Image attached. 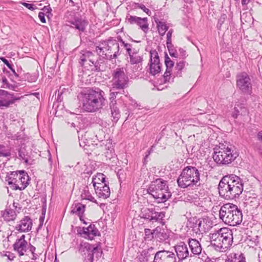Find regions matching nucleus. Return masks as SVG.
Returning a JSON list of instances; mask_svg holds the SVG:
<instances>
[{
  "label": "nucleus",
  "instance_id": "ea45409f",
  "mask_svg": "<svg viewBox=\"0 0 262 262\" xmlns=\"http://www.w3.org/2000/svg\"><path fill=\"white\" fill-rule=\"evenodd\" d=\"M18 152L19 158L24 160L26 164H31L30 162V156L28 155V153L25 148L21 147L19 148Z\"/></svg>",
  "mask_w": 262,
  "mask_h": 262
},
{
  "label": "nucleus",
  "instance_id": "393cba45",
  "mask_svg": "<svg viewBox=\"0 0 262 262\" xmlns=\"http://www.w3.org/2000/svg\"><path fill=\"white\" fill-rule=\"evenodd\" d=\"M214 233H220V236L224 240L225 243H228L231 246L233 243V235L231 230L228 228H222Z\"/></svg>",
  "mask_w": 262,
  "mask_h": 262
},
{
  "label": "nucleus",
  "instance_id": "6e6552de",
  "mask_svg": "<svg viewBox=\"0 0 262 262\" xmlns=\"http://www.w3.org/2000/svg\"><path fill=\"white\" fill-rule=\"evenodd\" d=\"M100 243L96 246L88 243H82L78 247L79 252L84 256V262H94L102 255V250L99 247Z\"/></svg>",
  "mask_w": 262,
  "mask_h": 262
},
{
  "label": "nucleus",
  "instance_id": "9d476101",
  "mask_svg": "<svg viewBox=\"0 0 262 262\" xmlns=\"http://www.w3.org/2000/svg\"><path fill=\"white\" fill-rule=\"evenodd\" d=\"M236 86L243 93L251 95L252 92L251 80L246 72H242L236 76Z\"/></svg>",
  "mask_w": 262,
  "mask_h": 262
},
{
  "label": "nucleus",
  "instance_id": "338daca9",
  "mask_svg": "<svg viewBox=\"0 0 262 262\" xmlns=\"http://www.w3.org/2000/svg\"><path fill=\"white\" fill-rule=\"evenodd\" d=\"M251 0H242V5L243 6L247 5Z\"/></svg>",
  "mask_w": 262,
  "mask_h": 262
},
{
  "label": "nucleus",
  "instance_id": "a18cd8bd",
  "mask_svg": "<svg viewBox=\"0 0 262 262\" xmlns=\"http://www.w3.org/2000/svg\"><path fill=\"white\" fill-rule=\"evenodd\" d=\"M0 100H10L9 93L5 90L0 89Z\"/></svg>",
  "mask_w": 262,
  "mask_h": 262
},
{
  "label": "nucleus",
  "instance_id": "7ed1b4c3",
  "mask_svg": "<svg viewBox=\"0 0 262 262\" xmlns=\"http://www.w3.org/2000/svg\"><path fill=\"white\" fill-rule=\"evenodd\" d=\"M219 212L220 219L230 226H236L242 222V211L235 205L231 203L224 204Z\"/></svg>",
  "mask_w": 262,
  "mask_h": 262
},
{
  "label": "nucleus",
  "instance_id": "c756f323",
  "mask_svg": "<svg viewBox=\"0 0 262 262\" xmlns=\"http://www.w3.org/2000/svg\"><path fill=\"white\" fill-rule=\"evenodd\" d=\"M18 176L19 171H12L6 177V181H8V183L9 185H12L13 189L15 190V186H17L18 185V179L19 177Z\"/></svg>",
  "mask_w": 262,
  "mask_h": 262
},
{
  "label": "nucleus",
  "instance_id": "a19ab883",
  "mask_svg": "<svg viewBox=\"0 0 262 262\" xmlns=\"http://www.w3.org/2000/svg\"><path fill=\"white\" fill-rule=\"evenodd\" d=\"M102 182H106L105 176L102 173H97L95 177H93L92 179V183L94 187H95L97 184Z\"/></svg>",
  "mask_w": 262,
  "mask_h": 262
},
{
  "label": "nucleus",
  "instance_id": "f3484780",
  "mask_svg": "<svg viewBox=\"0 0 262 262\" xmlns=\"http://www.w3.org/2000/svg\"><path fill=\"white\" fill-rule=\"evenodd\" d=\"M174 248L179 261H182L189 256H192V254L189 253L187 245L184 242H181L176 245Z\"/></svg>",
  "mask_w": 262,
  "mask_h": 262
},
{
  "label": "nucleus",
  "instance_id": "9b49d317",
  "mask_svg": "<svg viewBox=\"0 0 262 262\" xmlns=\"http://www.w3.org/2000/svg\"><path fill=\"white\" fill-rule=\"evenodd\" d=\"M128 62L131 65V69L133 72H140L143 67V57L142 55L139 54V51L133 49V53L128 55Z\"/></svg>",
  "mask_w": 262,
  "mask_h": 262
},
{
  "label": "nucleus",
  "instance_id": "680f3d73",
  "mask_svg": "<svg viewBox=\"0 0 262 262\" xmlns=\"http://www.w3.org/2000/svg\"><path fill=\"white\" fill-rule=\"evenodd\" d=\"M42 10L43 11V12H46V13H50L51 11H52V9L51 8V7H50V6H45L42 9Z\"/></svg>",
  "mask_w": 262,
  "mask_h": 262
},
{
  "label": "nucleus",
  "instance_id": "f704fd0d",
  "mask_svg": "<svg viewBox=\"0 0 262 262\" xmlns=\"http://www.w3.org/2000/svg\"><path fill=\"white\" fill-rule=\"evenodd\" d=\"M96 193L99 198L106 199L110 196L111 194L110 187L107 185H104L103 188L99 189L96 188Z\"/></svg>",
  "mask_w": 262,
  "mask_h": 262
},
{
  "label": "nucleus",
  "instance_id": "7c9ffc66",
  "mask_svg": "<svg viewBox=\"0 0 262 262\" xmlns=\"http://www.w3.org/2000/svg\"><path fill=\"white\" fill-rule=\"evenodd\" d=\"M27 243L16 241L13 245V248L18 253L19 256H23L27 251Z\"/></svg>",
  "mask_w": 262,
  "mask_h": 262
},
{
  "label": "nucleus",
  "instance_id": "1a4fd4ad",
  "mask_svg": "<svg viewBox=\"0 0 262 262\" xmlns=\"http://www.w3.org/2000/svg\"><path fill=\"white\" fill-rule=\"evenodd\" d=\"M124 68H118L112 73L113 90L125 89L128 86V77Z\"/></svg>",
  "mask_w": 262,
  "mask_h": 262
},
{
  "label": "nucleus",
  "instance_id": "aec40b11",
  "mask_svg": "<svg viewBox=\"0 0 262 262\" xmlns=\"http://www.w3.org/2000/svg\"><path fill=\"white\" fill-rule=\"evenodd\" d=\"M32 221L28 216H25L15 227V229L20 232H28L32 227Z\"/></svg>",
  "mask_w": 262,
  "mask_h": 262
},
{
  "label": "nucleus",
  "instance_id": "5701e85b",
  "mask_svg": "<svg viewBox=\"0 0 262 262\" xmlns=\"http://www.w3.org/2000/svg\"><path fill=\"white\" fill-rule=\"evenodd\" d=\"M164 57L166 70L163 75V77L164 78V82L166 83L167 82H169L170 81L171 75V70L174 66V62L170 59L166 53H165Z\"/></svg>",
  "mask_w": 262,
  "mask_h": 262
},
{
  "label": "nucleus",
  "instance_id": "603ef678",
  "mask_svg": "<svg viewBox=\"0 0 262 262\" xmlns=\"http://www.w3.org/2000/svg\"><path fill=\"white\" fill-rule=\"evenodd\" d=\"M1 87L3 88H7L13 91H16L15 89L16 88H17V86L15 84H10L9 83H7V84L6 85H3Z\"/></svg>",
  "mask_w": 262,
  "mask_h": 262
},
{
  "label": "nucleus",
  "instance_id": "e433bc0d",
  "mask_svg": "<svg viewBox=\"0 0 262 262\" xmlns=\"http://www.w3.org/2000/svg\"><path fill=\"white\" fill-rule=\"evenodd\" d=\"M16 216L15 211L13 209L9 208H7L3 214V218L8 222L14 220Z\"/></svg>",
  "mask_w": 262,
  "mask_h": 262
},
{
  "label": "nucleus",
  "instance_id": "c03bdc74",
  "mask_svg": "<svg viewBox=\"0 0 262 262\" xmlns=\"http://www.w3.org/2000/svg\"><path fill=\"white\" fill-rule=\"evenodd\" d=\"M4 145L0 144V157H8L10 156L11 153L9 150H6Z\"/></svg>",
  "mask_w": 262,
  "mask_h": 262
},
{
  "label": "nucleus",
  "instance_id": "13d9d810",
  "mask_svg": "<svg viewBox=\"0 0 262 262\" xmlns=\"http://www.w3.org/2000/svg\"><path fill=\"white\" fill-rule=\"evenodd\" d=\"M166 45L168 49H169V48H173V46L172 44L171 37H167Z\"/></svg>",
  "mask_w": 262,
  "mask_h": 262
},
{
  "label": "nucleus",
  "instance_id": "774afa93",
  "mask_svg": "<svg viewBox=\"0 0 262 262\" xmlns=\"http://www.w3.org/2000/svg\"><path fill=\"white\" fill-rule=\"evenodd\" d=\"M257 139L258 140H262V130L259 132L257 134Z\"/></svg>",
  "mask_w": 262,
  "mask_h": 262
},
{
  "label": "nucleus",
  "instance_id": "8fccbe9b",
  "mask_svg": "<svg viewBox=\"0 0 262 262\" xmlns=\"http://www.w3.org/2000/svg\"><path fill=\"white\" fill-rule=\"evenodd\" d=\"M156 146V144H154L151 146V147L146 151V155L145 156V157L144 158V163L145 164L147 161L146 160L148 158L149 156L150 155V154L153 151V148Z\"/></svg>",
  "mask_w": 262,
  "mask_h": 262
},
{
  "label": "nucleus",
  "instance_id": "cd10ccee",
  "mask_svg": "<svg viewBox=\"0 0 262 262\" xmlns=\"http://www.w3.org/2000/svg\"><path fill=\"white\" fill-rule=\"evenodd\" d=\"M191 253L194 255H199L201 253L202 248L200 243L195 239H189L188 241Z\"/></svg>",
  "mask_w": 262,
  "mask_h": 262
},
{
  "label": "nucleus",
  "instance_id": "37998d69",
  "mask_svg": "<svg viewBox=\"0 0 262 262\" xmlns=\"http://www.w3.org/2000/svg\"><path fill=\"white\" fill-rule=\"evenodd\" d=\"M156 232L155 229L153 230H151L149 229H145L144 233L145 236L144 238L145 240L151 241L154 237L155 238V233Z\"/></svg>",
  "mask_w": 262,
  "mask_h": 262
},
{
  "label": "nucleus",
  "instance_id": "2eb2a0df",
  "mask_svg": "<svg viewBox=\"0 0 262 262\" xmlns=\"http://www.w3.org/2000/svg\"><path fill=\"white\" fill-rule=\"evenodd\" d=\"M165 212H157L155 208H146L143 212L142 217L149 220L152 222H159L163 220L165 217Z\"/></svg>",
  "mask_w": 262,
  "mask_h": 262
},
{
  "label": "nucleus",
  "instance_id": "c9c22d12",
  "mask_svg": "<svg viewBox=\"0 0 262 262\" xmlns=\"http://www.w3.org/2000/svg\"><path fill=\"white\" fill-rule=\"evenodd\" d=\"M85 209V205H83L80 203H75L72 205L71 213H75L78 216H80L83 214Z\"/></svg>",
  "mask_w": 262,
  "mask_h": 262
},
{
  "label": "nucleus",
  "instance_id": "f8f14e48",
  "mask_svg": "<svg viewBox=\"0 0 262 262\" xmlns=\"http://www.w3.org/2000/svg\"><path fill=\"white\" fill-rule=\"evenodd\" d=\"M149 53V72L151 75L155 76L161 72L162 64L160 62L158 53L156 50H151Z\"/></svg>",
  "mask_w": 262,
  "mask_h": 262
},
{
  "label": "nucleus",
  "instance_id": "79ce46f5",
  "mask_svg": "<svg viewBox=\"0 0 262 262\" xmlns=\"http://www.w3.org/2000/svg\"><path fill=\"white\" fill-rule=\"evenodd\" d=\"M185 64V61L182 60L176 63L174 69L176 72L174 73V75L177 77H181L182 71L184 69Z\"/></svg>",
  "mask_w": 262,
  "mask_h": 262
},
{
  "label": "nucleus",
  "instance_id": "4c0bfd02",
  "mask_svg": "<svg viewBox=\"0 0 262 262\" xmlns=\"http://www.w3.org/2000/svg\"><path fill=\"white\" fill-rule=\"evenodd\" d=\"M155 21L157 24L158 32L161 36H164L166 31L168 30L169 27L167 26L165 22L159 20L158 18L155 19Z\"/></svg>",
  "mask_w": 262,
  "mask_h": 262
},
{
  "label": "nucleus",
  "instance_id": "423d86ee",
  "mask_svg": "<svg viewBox=\"0 0 262 262\" xmlns=\"http://www.w3.org/2000/svg\"><path fill=\"white\" fill-rule=\"evenodd\" d=\"M200 173L194 166L185 167L177 179L178 186L182 188L200 185Z\"/></svg>",
  "mask_w": 262,
  "mask_h": 262
},
{
  "label": "nucleus",
  "instance_id": "052dcab7",
  "mask_svg": "<svg viewBox=\"0 0 262 262\" xmlns=\"http://www.w3.org/2000/svg\"><path fill=\"white\" fill-rule=\"evenodd\" d=\"M179 51L180 52V55L181 56V57L183 58H186L187 55H186V51L184 50L182 48H180L179 50Z\"/></svg>",
  "mask_w": 262,
  "mask_h": 262
},
{
  "label": "nucleus",
  "instance_id": "e2e57ef3",
  "mask_svg": "<svg viewBox=\"0 0 262 262\" xmlns=\"http://www.w3.org/2000/svg\"><path fill=\"white\" fill-rule=\"evenodd\" d=\"M13 207L17 210V211H19L20 210H21V207L19 206V205L17 203L13 202Z\"/></svg>",
  "mask_w": 262,
  "mask_h": 262
},
{
  "label": "nucleus",
  "instance_id": "6e6d98bb",
  "mask_svg": "<svg viewBox=\"0 0 262 262\" xmlns=\"http://www.w3.org/2000/svg\"><path fill=\"white\" fill-rule=\"evenodd\" d=\"M45 13L43 12H39L38 13V17L39 18L40 21L42 23H46V19H45Z\"/></svg>",
  "mask_w": 262,
  "mask_h": 262
},
{
  "label": "nucleus",
  "instance_id": "f03ea898",
  "mask_svg": "<svg viewBox=\"0 0 262 262\" xmlns=\"http://www.w3.org/2000/svg\"><path fill=\"white\" fill-rule=\"evenodd\" d=\"M104 92L99 88L90 89L81 94L83 109L88 112H95L105 105Z\"/></svg>",
  "mask_w": 262,
  "mask_h": 262
},
{
  "label": "nucleus",
  "instance_id": "4468645a",
  "mask_svg": "<svg viewBox=\"0 0 262 262\" xmlns=\"http://www.w3.org/2000/svg\"><path fill=\"white\" fill-rule=\"evenodd\" d=\"M210 239L211 246L216 251L220 252L226 251L231 246L230 244L225 243L224 240L220 236V233H213L211 234Z\"/></svg>",
  "mask_w": 262,
  "mask_h": 262
},
{
  "label": "nucleus",
  "instance_id": "4d7b16f0",
  "mask_svg": "<svg viewBox=\"0 0 262 262\" xmlns=\"http://www.w3.org/2000/svg\"><path fill=\"white\" fill-rule=\"evenodd\" d=\"M23 5L25 7L28 8L29 10H33L35 9L34 5L31 4H28L27 3H22Z\"/></svg>",
  "mask_w": 262,
  "mask_h": 262
},
{
  "label": "nucleus",
  "instance_id": "0eeeda50",
  "mask_svg": "<svg viewBox=\"0 0 262 262\" xmlns=\"http://www.w3.org/2000/svg\"><path fill=\"white\" fill-rule=\"evenodd\" d=\"M96 51L99 56L108 60L116 59L121 54L118 42L112 38L101 42L96 46Z\"/></svg>",
  "mask_w": 262,
  "mask_h": 262
},
{
  "label": "nucleus",
  "instance_id": "dca6fc26",
  "mask_svg": "<svg viewBox=\"0 0 262 262\" xmlns=\"http://www.w3.org/2000/svg\"><path fill=\"white\" fill-rule=\"evenodd\" d=\"M154 262H176V258L173 252L163 250L156 252Z\"/></svg>",
  "mask_w": 262,
  "mask_h": 262
},
{
  "label": "nucleus",
  "instance_id": "69168bd1",
  "mask_svg": "<svg viewBox=\"0 0 262 262\" xmlns=\"http://www.w3.org/2000/svg\"><path fill=\"white\" fill-rule=\"evenodd\" d=\"M25 235H22L19 239H16V241H19L20 242L27 243V242L25 240Z\"/></svg>",
  "mask_w": 262,
  "mask_h": 262
},
{
  "label": "nucleus",
  "instance_id": "09e8293b",
  "mask_svg": "<svg viewBox=\"0 0 262 262\" xmlns=\"http://www.w3.org/2000/svg\"><path fill=\"white\" fill-rule=\"evenodd\" d=\"M10 103H12V102H10L9 100H0V108L2 107H8L10 105Z\"/></svg>",
  "mask_w": 262,
  "mask_h": 262
},
{
  "label": "nucleus",
  "instance_id": "39448f33",
  "mask_svg": "<svg viewBox=\"0 0 262 262\" xmlns=\"http://www.w3.org/2000/svg\"><path fill=\"white\" fill-rule=\"evenodd\" d=\"M147 191L154 199L157 200L158 203H164L171 196L169 191L167 182L161 178L152 181Z\"/></svg>",
  "mask_w": 262,
  "mask_h": 262
},
{
  "label": "nucleus",
  "instance_id": "a211bd4d",
  "mask_svg": "<svg viewBox=\"0 0 262 262\" xmlns=\"http://www.w3.org/2000/svg\"><path fill=\"white\" fill-rule=\"evenodd\" d=\"M67 21L72 25L71 27L78 30L80 32H83L88 25L86 20L78 17H74L73 18H68Z\"/></svg>",
  "mask_w": 262,
  "mask_h": 262
},
{
  "label": "nucleus",
  "instance_id": "ddd939ff",
  "mask_svg": "<svg viewBox=\"0 0 262 262\" xmlns=\"http://www.w3.org/2000/svg\"><path fill=\"white\" fill-rule=\"evenodd\" d=\"M125 22L130 25H137L145 33L148 31L149 25L147 17L141 18L128 14L125 18Z\"/></svg>",
  "mask_w": 262,
  "mask_h": 262
},
{
  "label": "nucleus",
  "instance_id": "bb28decb",
  "mask_svg": "<svg viewBox=\"0 0 262 262\" xmlns=\"http://www.w3.org/2000/svg\"><path fill=\"white\" fill-rule=\"evenodd\" d=\"M155 238L160 242H164L169 238V233L167 229L157 227L155 229Z\"/></svg>",
  "mask_w": 262,
  "mask_h": 262
},
{
  "label": "nucleus",
  "instance_id": "58836bf2",
  "mask_svg": "<svg viewBox=\"0 0 262 262\" xmlns=\"http://www.w3.org/2000/svg\"><path fill=\"white\" fill-rule=\"evenodd\" d=\"M81 197L82 200H87L91 202L97 203L96 200L92 195L90 192L89 191V187L88 186L84 188L81 194Z\"/></svg>",
  "mask_w": 262,
  "mask_h": 262
},
{
  "label": "nucleus",
  "instance_id": "5fc2aeb1",
  "mask_svg": "<svg viewBox=\"0 0 262 262\" xmlns=\"http://www.w3.org/2000/svg\"><path fill=\"white\" fill-rule=\"evenodd\" d=\"M139 8L140 9H141L144 12H145L146 14H147L149 16L151 14V12L147 8H146V7L143 5V4H141L140 6H139Z\"/></svg>",
  "mask_w": 262,
  "mask_h": 262
},
{
  "label": "nucleus",
  "instance_id": "20e7f679",
  "mask_svg": "<svg viewBox=\"0 0 262 262\" xmlns=\"http://www.w3.org/2000/svg\"><path fill=\"white\" fill-rule=\"evenodd\" d=\"M238 154L234 151V147L227 144H220L214 148L213 159L218 165H227L234 161Z\"/></svg>",
  "mask_w": 262,
  "mask_h": 262
},
{
  "label": "nucleus",
  "instance_id": "b1692460",
  "mask_svg": "<svg viewBox=\"0 0 262 262\" xmlns=\"http://www.w3.org/2000/svg\"><path fill=\"white\" fill-rule=\"evenodd\" d=\"M19 177L18 179V185L15 186V190H22L25 189L29 184V176L24 170L19 171Z\"/></svg>",
  "mask_w": 262,
  "mask_h": 262
},
{
  "label": "nucleus",
  "instance_id": "a878e982",
  "mask_svg": "<svg viewBox=\"0 0 262 262\" xmlns=\"http://www.w3.org/2000/svg\"><path fill=\"white\" fill-rule=\"evenodd\" d=\"M110 108L111 112L112 117L113 118V121L117 122L121 116L120 111L117 101L110 100Z\"/></svg>",
  "mask_w": 262,
  "mask_h": 262
},
{
  "label": "nucleus",
  "instance_id": "412c9836",
  "mask_svg": "<svg viewBox=\"0 0 262 262\" xmlns=\"http://www.w3.org/2000/svg\"><path fill=\"white\" fill-rule=\"evenodd\" d=\"M80 234L83 235V237L88 238L90 240H92L96 236H100V233L98 229L94 224H90L88 227H83L82 232Z\"/></svg>",
  "mask_w": 262,
  "mask_h": 262
},
{
  "label": "nucleus",
  "instance_id": "de8ad7c7",
  "mask_svg": "<svg viewBox=\"0 0 262 262\" xmlns=\"http://www.w3.org/2000/svg\"><path fill=\"white\" fill-rule=\"evenodd\" d=\"M122 46L125 49L128 55L129 54H130V53H133V49H132V44L125 42Z\"/></svg>",
  "mask_w": 262,
  "mask_h": 262
},
{
  "label": "nucleus",
  "instance_id": "c85d7f7f",
  "mask_svg": "<svg viewBox=\"0 0 262 262\" xmlns=\"http://www.w3.org/2000/svg\"><path fill=\"white\" fill-rule=\"evenodd\" d=\"M105 59L104 58H103L99 56L98 58H97L96 56L95 57L94 59V62H92V64L89 63V66H94L95 68L94 71L96 72H100L102 71L103 68L105 64Z\"/></svg>",
  "mask_w": 262,
  "mask_h": 262
},
{
  "label": "nucleus",
  "instance_id": "864d4df0",
  "mask_svg": "<svg viewBox=\"0 0 262 262\" xmlns=\"http://www.w3.org/2000/svg\"><path fill=\"white\" fill-rule=\"evenodd\" d=\"M170 55L172 57H177L178 54L176 50H174L173 48H169V49H168Z\"/></svg>",
  "mask_w": 262,
  "mask_h": 262
},
{
  "label": "nucleus",
  "instance_id": "bf43d9fd",
  "mask_svg": "<svg viewBox=\"0 0 262 262\" xmlns=\"http://www.w3.org/2000/svg\"><path fill=\"white\" fill-rule=\"evenodd\" d=\"M108 184L106 182H102L99 183L96 185L95 187H94L95 190L96 191V188H98V189H101L102 188H103L104 187V185H107Z\"/></svg>",
  "mask_w": 262,
  "mask_h": 262
},
{
  "label": "nucleus",
  "instance_id": "473e14b6",
  "mask_svg": "<svg viewBox=\"0 0 262 262\" xmlns=\"http://www.w3.org/2000/svg\"><path fill=\"white\" fill-rule=\"evenodd\" d=\"M225 262H246L243 253H233L230 254Z\"/></svg>",
  "mask_w": 262,
  "mask_h": 262
},
{
  "label": "nucleus",
  "instance_id": "f257e3e1",
  "mask_svg": "<svg viewBox=\"0 0 262 262\" xmlns=\"http://www.w3.org/2000/svg\"><path fill=\"white\" fill-rule=\"evenodd\" d=\"M244 190V182L235 174L224 176L218 185L220 196L227 200L238 198Z\"/></svg>",
  "mask_w": 262,
  "mask_h": 262
},
{
  "label": "nucleus",
  "instance_id": "4be33fe9",
  "mask_svg": "<svg viewBox=\"0 0 262 262\" xmlns=\"http://www.w3.org/2000/svg\"><path fill=\"white\" fill-rule=\"evenodd\" d=\"M96 55L90 51H82L79 58V63L82 67L85 64H92Z\"/></svg>",
  "mask_w": 262,
  "mask_h": 262
},
{
  "label": "nucleus",
  "instance_id": "2f4dec72",
  "mask_svg": "<svg viewBox=\"0 0 262 262\" xmlns=\"http://www.w3.org/2000/svg\"><path fill=\"white\" fill-rule=\"evenodd\" d=\"M248 113V112L246 107L241 105H237L234 108V111L232 113V117L234 119H236L238 116H246Z\"/></svg>",
  "mask_w": 262,
  "mask_h": 262
},
{
  "label": "nucleus",
  "instance_id": "3c124183",
  "mask_svg": "<svg viewBox=\"0 0 262 262\" xmlns=\"http://www.w3.org/2000/svg\"><path fill=\"white\" fill-rule=\"evenodd\" d=\"M226 16L225 14L222 15L218 20L217 27L220 29L222 24L224 23Z\"/></svg>",
  "mask_w": 262,
  "mask_h": 262
},
{
  "label": "nucleus",
  "instance_id": "0e129e2a",
  "mask_svg": "<svg viewBox=\"0 0 262 262\" xmlns=\"http://www.w3.org/2000/svg\"><path fill=\"white\" fill-rule=\"evenodd\" d=\"M36 250V248L32 246L31 244H29V251L31 252L32 254H34L35 251Z\"/></svg>",
  "mask_w": 262,
  "mask_h": 262
},
{
  "label": "nucleus",
  "instance_id": "49530a36",
  "mask_svg": "<svg viewBox=\"0 0 262 262\" xmlns=\"http://www.w3.org/2000/svg\"><path fill=\"white\" fill-rule=\"evenodd\" d=\"M24 96L21 97H15L14 96L13 94H10L9 93V98L10 102H12V103H10V105L15 103L17 100H19L21 98H23Z\"/></svg>",
  "mask_w": 262,
  "mask_h": 262
},
{
  "label": "nucleus",
  "instance_id": "6ab92c4d",
  "mask_svg": "<svg viewBox=\"0 0 262 262\" xmlns=\"http://www.w3.org/2000/svg\"><path fill=\"white\" fill-rule=\"evenodd\" d=\"M202 221L196 217H190L187 222L186 227L189 230H191L193 233L200 234L203 231L201 228Z\"/></svg>",
  "mask_w": 262,
  "mask_h": 262
},
{
  "label": "nucleus",
  "instance_id": "72a5a7b5",
  "mask_svg": "<svg viewBox=\"0 0 262 262\" xmlns=\"http://www.w3.org/2000/svg\"><path fill=\"white\" fill-rule=\"evenodd\" d=\"M125 89H117L115 90H113V85H112V88L110 90V100L112 101H117V97H118V95H123L124 97H127V95L125 94V92L124 91Z\"/></svg>",
  "mask_w": 262,
  "mask_h": 262
}]
</instances>
